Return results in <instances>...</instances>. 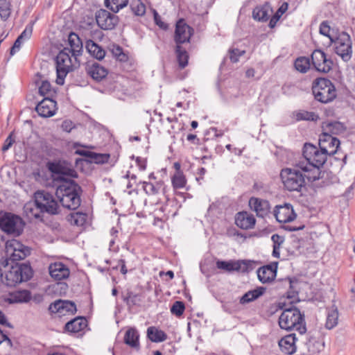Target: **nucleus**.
<instances>
[{"label": "nucleus", "mask_w": 355, "mask_h": 355, "mask_svg": "<svg viewBox=\"0 0 355 355\" xmlns=\"http://www.w3.org/2000/svg\"><path fill=\"white\" fill-rule=\"evenodd\" d=\"M29 252V250L16 239L6 242V254L9 259H6L0 261V279L3 284L12 287L32 277L33 273L30 266L14 263L24 259Z\"/></svg>", "instance_id": "nucleus-1"}, {"label": "nucleus", "mask_w": 355, "mask_h": 355, "mask_svg": "<svg viewBox=\"0 0 355 355\" xmlns=\"http://www.w3.org/2000/svg\"><path fill=\"white\" fill-rule=\"evenodd\" d=\"M280 178L286 190L300 192L307 182L318 180V171L310 164L297 161L292 167L282 168Z\"/></svg>", "instance_id": "nucleus-2"}, {"label": "nucleus", "mask_w": 355, "mask_h": 355, "mask_svg": "<svg viewBox=\"0 0 355 355\" xmlns=\"http://www.w3.org/2000/svg\"><path fill=\"white\" fill-rule=\"evenodd\" d=\"M279 306L283 309L279 318V327L287 331L295 329L300 334H304L306 329L300 310L294 306L286 308L282 303L279 304Z\"/></svg>", "instance_id": "nucleus-3"}, {"label": "nucleus", "mask_w": 355, "mask_h": 355, "mask_svg": "<svg viewBox=\"0 0 355 355\" xmlns=\"http://www.w3.org/2000/svg\"><path fill=\"white\" fill-rule=\"evenodd\" d=\"M79 189L73 181L65 182L58 187L56 195L63 207L76 209L80 206V198L78 193Z\"/></svg>", "instance_id": "nucleus-4"}, {"label": "nucleus", "mask_w": 355, "mask_h": 355, "mask_svg": "<svg viewBox=\"0 0 355 355\" xmlns=\"http://www.w3.org/2000/svg\"><path fill=\"white\" fill-rule=\"evenodd\" d=\"M304 158L299 160L300 162L306 163L318 169V180L324 178V171H320V167L325 163L327 155L320 148L311 144H305L303 148Z\"/></svg>", "instance_id": "nucleus-5"}, {"label": "nucleus", "mask_w": 355, "mask_h": 355, "mask_svg": "<svg viewBox=\"0 0 355 355\" xmlns=\"http://www.w3.org/2000/svg\"><path fill=\"white\" fill-rule=\"evenodd\" d=\"M312 92L315 99L322 103L331 102L337 96L334 85L324 78H317L313 83Z\"/></svg>", "instance_id": "nucleus-6"}, {"label": "nucleus", "mask_w": 355, "mask_h": 355, "mask_svg": "<svg viewBox=\"0 0 355 355\" xmlns=\"http://www.w3.org/2000/svg\"><path fill=\"white\" fill-rule=\"evenodd\" d=\"M333 43L335 46V52L345 62L349 61L352 55V41L350 35L346 32L338 34Z\"/></svg>", "instance_id": "nucleus-7"}, {"label": "nucleus", "mask_w": 355, "mask_h": 355, "mask_svg": "<svg viewBox=\"0 0 355 355\" xmlns=\"http://www.w3.org/2000/svg\"><path fill=\"white\" fill-rule=\"evenodd\" d=\"M69 53V49L64 48L56 57V83L58 85L64 84V78L72 67Z\"/></svg>", "instance_id": "nucleus-8"}, {"label": "nucleus", "mask_w": 355, "mask_h": 355, "mask_svg": "<svg viewBox=\"0 0 355 355\" xmlns=\"http://www.w3.org/2000/svg\"><path fill=\"white\" fill-rule=\"evenodd\" d=\"M34 199H35L36 203L40 207L42 213L58 214V204L51 193L44 191H37L34 194Z\"/></svg>", "instance_id": "nucleus-9"}, {"label": "nucleus", "mask_w": 355, "mask_h": 355, "mask_svg": "<svg viewBox=\"0 0 355 355\" xmlns=\"http://www.w3.org/2000/svg\"><path fill=\"white\" fill-rule=\"evenodd\" d=\"M0 228L5 232L19 234L23 229L21 218L10 213L0 214Z\"/></svg>", "instance_id": "nucleus-10"}, {"label": "nucleus", "mask_w": 355, "mask_h": 355, "mask_svg": "<svg viewBox=\"0 0 355 355\" xmlns=\"http://www.w3.org/2000/svg\"><path fill=\"white\" fill-rule=\"evenodd\" d=\"M311 57L312 64L316 71L327 73L332 69V60L327 58V55L322 51L320 49L314 50Z\"/></svg>", "instance_id": "nucleus-11"}, {"label": "nucleus", "mask_w": 355, "mask_h": 355, "mask_svg": "<svg viewBox=\"0 0 355 355\" xmlns=\"http://www.w3.org/2000/svg\"><path fill=\"white\" fill-rule=\"evenodd\" d=\"M98 26L103 30H112L118 23V17L105 10H100L96 13Z\"/></svg>", "instance_id": "nucleus-12"}, {"label": "nucleus", "mask_w": 355, "mask_h": 355, "mask_svg": "<svg viewBox=\"0 0 355 355\" xmlns=\"http://www.w3.org/2000/svg\"><path fill=\"white\" fill-rule=\"evenodd\" d=\"M49 310L60 316L74 314L76 312L75 303L69 300H58L49 305Z\"/></svg>", "instance_id": "nucleus-13"}, {"label": "nucleus", "mask_w": 355, "mask_h": 355, "mask_svg": "<svg viewBox=\"0 0 355 355\" xmlns=\"http://www.w3.org/2000/svg\"><path fill=\"white\" fill-rule=\"evenodd\" d=\"M339 146L340 141L327 133H323L319 139V146L327 156L334 155Z\"/></svg>", "instance_id": "nucleus-14"}, {"label": "nucleus", "mask_w": 355, "mask_h": 355, "mask_svg": "<svg viewBox=\"0 0 355 355\" xmlns=\"http://www.w3.org/2000/svg\"><path fill=\"white\" fill-rule=\"evenodd\" d=\"M51 278L55 282L67 279L70 275L69 267L62 262L52 263L48 268Z\"/></svg>", "instance_id": "nucleus-15"}, {"label": "nucleus", "mask_w": 355, "mask_h": 355, "mask_svg": "<svg viewBox=\"0 0 355 355\" xmlns=\"http://www.w3.org/2000/svg\"><path fill=\"white\" fill-rule=\"evenodd\" d=\"M276 220L281 223L293 221L295 217L293 207L291 204L286 203L284 205H277L274 211Z\"/></svg>", "instance_id": "nucleus-16"}, {"label": "nucleus", "mask_w": 355, "mask_h": 355, "mask_svg": "<svg viewBox=\"0 0 355 355\" xmlns=\"http://www.w3.org/2000/svg\"><path fill=\"white\" fill-rule=\"evenodd\" d=\"M192 31L193 29L183 19H180L176 23L175 31V41L177 45L189 42L192 35Z\"/></svg>", "instance_id": "nucleus-17"}, {"label": "nucleus", "mask_w": 355, "mask_h": 355, "mask_svg": "<svg viewBox=\"0 0 355 355\" xmlns=\"http://www.w3.org/2000/svg\"><path fill=\"white\" fill-rule=\"evenodd\" d=\"M249 206L258 217L264 218L270 211L269 202L259 198L252 197L249 200Z\"/></svg>", "instance_id": "nucleus-18"}, {"label": "nucleus", "mask_w": 355, "mask_h": 355, "mask_svg": "<svg viewBox=\"0 0 355 355\" xmlns=\"http://www.w3.org/2000/svg\"><path fill=\"white\" fill-rule=\"evenodd\" d=\"M35 110L42 117H51L55 114L56 102L49 97L44 98L37 105Z\"/></svg>", "instance_id": "nucleus-19"}, {"label": "nucleus", "mask_w": 355, "mask_h": 355, "mask_svg": "<svg viewBox=\"0 0 355 355\" xmlns=\"http://www.w3.org/2000/svg\"><path fill=\"white\" fill-rule=\"evenodd\" d=\"M255 223L256 220L254 216L245 211L238 213L235 218L236 225L243 230L252 228Z\"/></svg>", "instance_id": "nucleus-20"}, {"label": "nucleus", "mask_w": 355, "mask_h": 355, "mask_svg": "<svg viewBox=\"0 0 355 355\" xmlns=\"http://www.w3.org/2000/svg\"><path fill=\"white\" fill-rule=\"evenodd\" d=\"M277 266L267 265L258 269L259 280L263 284L272 282L276 277Z\"/></svg>", "instance_id": "nucleus-21"}, {"label": "nucleus", "mask_w": 355, "mask_h": 355, "mask_svg": "<svg viewBox=\"0 0 355 355\" xmlns=\"http://www.w3.org/2000/svg\"><path fill=\"white\" fill-rule=\"evenodd\" d=\"M272 13V8L268 2L257 6L252 11V17L259 21H266Z\"/></svg>", "instance_id": "nucleus-22"}, {"label": "nucleus", "mask_w": 355, "mask_h": 355, "mask_svg": "<svg viewBox=\"0 0 355 355\" xmlns=\"http://www.w3.org/2000/svg\"><path fill=\"white\" fill-rule=\"evenodd\" d=\"M296 337L295 334H291L282 338L279 341V346L282 352L286 354H291L296 350Z\"/></svg>", "instance_id": "nucleus-23"}, {"label": "nucleus", "mask_w": 355, "mask_h": 355, "mask_svg": "<svg viewBox=\"0 0 355 355\" xmlns=\"http://www.w3.org/2000/svg\"><path fill=\"white\" fill-rule=\"evenodd\" d=\"M87 73L95 80L101 81L105 78L107 73V69L98 62H94L87 66Z\"/></svg>", "instance_id": "nucleus-24"}, {"label": "nucleus", "mask_w": 355, "mask_h": 355, "mask_svg": "<svg viewBox=\"0 0 355 355\" xmlns=\"http://www.w3.org/2000/svg\"><path fill=\"white\" fill-rule=\"evenodd\" d=\"M68 42L70 46V53L77 60V57L80 55L83 51V44L78 35L74 33H71L68 37Z\"/></svg>", "instance_id": "nucleus-25"}, {"label": "nucleus", "mask_w": 355, "mask_h": 355, "mask_svg": "<svg viewBox=\"0 0 355 355\" xmlns=\"http://www.w3.org/2000/svg\"><path fill=\"white\" fill-rule=\"evenodd\" d=\"M24 213L29 220L41 218V214H42L40 207L36 203L35 199L24 205Z\"/></svg>", "instance_id": "nucleus-26"}, {"label": "nucleus", "mask_w": 355, "mask_h": 355, "mask_svg": "<svg viewBox=\"0 0 355 355\" xmlns=\"http://www.w3.org/2000/svg\"><path fill=\"white\" fill-rule=\"evenodd\" d=\"M139 339V335L137 330L135 328L128 329L125 331L123 338L125 344L136 349H139L140 347Z\"/></svg>", "instance_id": "nucleus-27"}, {"label": "nucleus", "mask_w": 355, "mask_h": 355, "mask_svg": "<svg viewBox=\"0 0 355 355\" xmlns=\"http://www.w3.org/2000/svg\"><path fill=\"white\" fill-rule=\"evenodd\" d=\"M86 327V319L83 317H77L65 324V330L71 333H77L83 330Z\"/></svg>", "instance_id": "nucleus-28"}, {"label": "nucleus", "mask_w": 355, "mask_h": 355, "mask_svg": "<svg viewBox=\"0 0 355 355\" xmlns=\"http://www.w3.org/2000/svg\"><path fill=\"white\" fill-rule=\"evenodd\" d=\"M85 47L88 53L97 60H101L104 58L105 51L93 40H87Z\"/></svg>", "instance_id": "nucleus-29"}, {"label": "nucleus", "mask_w": 355, "mask_h": 355, "mask_svg": "<svg viewBox=\"0 0 355 355\" xmlns=\"http://www.w3.org/2000/svg\"><path fill=\"white\" fill-rule=\"evenodd\" d=\"M265 291L266 288L263 287H258L256 289L249 291L240 298L239 302L241 304H245L253 302L261 297Z\"/></svg>", "instance_id": "nucleus-30"}, {"label": "nucleus", "mask_w": 355, "mask_h": 355, "mask_svg": "<svg viewBox=\"0 0 355 355\" xmlns=\"http://www.w3.org/2000/svg\"><path fill=\"white\" fill-rule=\"evenodd\" d=\"M323 133L331 135H339L344 132L345 128L344 125L339 121L326 122L323 124Z\"/></svg>", "instance_id": "nucleus-31"}, {"label": "nucleus", "mask_w": 355, "mask_h": 355, "mask_svg": "<svg viewBox=\"0 0 355 355\" xmlns=\"http://www.w3.org/2000/svg\"><path fill=\"white\" fill-rule=\"evenodd\" d=\"M79 155H84L90 158V161L96 164H103L107 162L110 155L108 154H98L90 151L77 150Z\"/></svg>", "instance_id": "nucleus-32"}, {"label": "nucleus", "mask_w": 355, "mask_h": 355, "mask_svg": "<svg viewBox=\"0 0 355 355\" xmlns=\"http://www.w3.org/2000/svg\"><path fill=\"white\" fill-rule=\"evenodd\" d=\"M148 338L153 342L160 343L166 340V334L162 330L155 327H148L147 329Z\"/></svg>", "instance_id": "nucleus-33"}, {"label": "nucleus", "mask_w": 355, "mask_h": 355, "mask_svg": "<svg viewBox=\"0 0 355 355\" xmlns=\"http://www.w3.org/2000/svg\"><path fill=\"white\" fill-rule=\"evenodd\" d=\"M31 300L30 293L27 291H23L10 295V297L6 299V301L10 304L28 302Z\"/></svg>", "instance_id": "nucleus-34"}, {"label": "nucleus", "mask_w": 355, "mask_h": 355, "mask_svg": "<svg viewBox=\"0 0 355 355\" xmlns=\"http://www.w3.org/2000/svg\"><path fill=\"white\" fill-rule=\"evenodd\" d=\"M242 262L238 261H218L216 262V266L218 268L224 270L227 272L232 271H239L241 268Z\"/></svg>", "instance_id": "nucleus-35"}, {"label": "nucleus", "mask_w": 355, "mask_h": 355, "mask_svg": "<svg viewBox=\"0 0 355 355\" xmlns=\"http://www.w3.org/2000/svg\"><path fill=\"white\" fill-rule=\"evenodd\" d=\"M67 220L71 225L83 226L86 222L87 215L82 212H73L67 216Z\"/></svg>", "instance_id": "nucleus-36"}, {"label": "nucleus", "mask_w": 355, "mask_h": 355, "mask_svg": "<svg viewBox=\"0 0 355 355\" xmlns=\"http://www.w3.org/2000/svg\"><path fill=\"white\" fill-rule=\"evenodd\" d=\"M123 300L129 307L139 305L141 302L139 294L134 293L129 290L126 291L125 294L123 295Z\"/></svg>", "instance_id": "nucleus-37"}, {"label": "nucleus", "mask_w": 355, "mask_h": 355, "mask_svg": "<svg viewBox=\"0 0 355 355\" xmlns=\"http://www.w3.org/2000/svg\"><path fill=\"white\" fill-rule=\"evenodd\" d=\"M294 65L297 71L306 73L310 69V60L305 56L300 57L295 60Z\"/></svg>", "instance_id": "nucleus-38"}, {"label": "nucleus", "mask_w": 355, "mask_h": 355, "mask_svg": "<svg viewBox=\"0 0 355 355\" xmlns=\"http://www.w3.org/2000/svg\"><path fill=\"white\" fill-rule=\"evenodd\" d=\"M128 2V0H105L106 7L114 12L126 6Z\"/></svg>", "instance_id": "nucleus-39"}, {"label": "nucleus", "mask_w": 355, "mask_h": 355, "mask_svg": "<svg viewBox=\"0 0 355 355\" xmlns=\"http://www.w3.org/2000/svg\"><path fill=\"white\" fill-rule=\"evenodd\" d=\"M338 312L336 309H332L328 311L326 327L329 329H333L338 324Z\"/></svg>", "instance_id": "nucleus-40"}, {"label": "nucleus", "mask_w": 355, "mask_h": 355, "mask_svg": "<svg viewBox=\"0 0 355 355\" xmlns=\"http://www.w3.org/2000/svg\"><path fill=\"white\" fill-rule=\"evenodd\" d=\"M187 180L182 171H175L172 178V184L175 189H182L185 187Z\"/></svg>", "instance_id": "nucleus-41"}, {"label": "nucleus", "mask_w": 355, "mask_h": 355, "mask_svg": "<svg viewBox=\"0 0 355 355\" xmlns=\"http://www.w3.org/2000/svg\"><path fill=\"white\" fill-rule=\"evenodd\" d=\"M296 119L298 121L306 120L316 121L319 119V116L314 112H308L305 110H300L296 114Z\"/></svg>", "instance_id": "nucleus-42"}, {"label": "nucleus", "mask_w": 355, "mask_h": 355, "mask_svg": "<svg viewBox=\"0 0 355 355\" xmlns=\"http://www.w3.org/2000/svg\"><path fill=\"white\" fill-rule=\"evenodd\" d=\"M175 51L179 66L181 68H184L188 63L189 56L187 51L182 49L180 45H177Z\"/></svg>", "instance_id": "nucleus-43"}, {"label": "nucleus", "mask_w": 355, "mask_h": 355, "mask_svg": "<svg viewBox=\"0 0 355 355\" xmlns=\"http://www.w3.org/2000/svg\"><path fill=\"white\" fill-rule=\"evenodd\" d=\"M10 3L8 0H0V17L6 21L10 15Z\"/></svg>", "instance_id": "nucleus-44"}, {"label": "nucleus", "mask_w": 355, "mask_h": 355, "mask_svg": "<svg viewBox=\"0 0 355 355\" xmlns=\"http://www.w3.org/2000/svg\"><path fill=\"white\" fill-rule=\"evenodd\" d=\"M130 6L136 15L142 16L146 13V6L141 0H132Z\"/></svg>", "instance_id": "nucleus-45"}, {"label": "nucleus", "mask_w": 355, "mask_h": 355, "mask_svg": "<svg viewBox=\"0 0 355 355\" xmlns=\"http://www.w3.org/2000/svg\"><path fill=\"white\" fill-rule=\"evenodd\" d=\"M161 187L162 184L160 182L155 185L150 182H144V190L148 195H155L158 193Z\"/></svg>", "instance_id": "nucleus-46"}, {"label": "nucleus", "mask_w": 355, "mask_h": 355, "mask_svg": "<svg viewBox=\"0 0 355 355\" xmlns=\"http://www.w3.org/2000/svg\"><path fill=\"white\" fill-rule=\"evenodd\" d=\"M53 91L52 89L51 83L47 80L42 82L41 85L39 87V93L41 96H51Z\"/></svg>", "instance_id": "nucleus-47"}, {"label": "nucleus", "mask_w": 355, "mask_h": 355, "mask_svg": "<svg viewBox=\"0 0 355 355\" xmlns=\"http://www.w3.org/2000/svg\"><path fill=\"white\" fill-rule=\"evenodd\" d=\"M184 309V304L181 301H176L171 306V311L173 314L180 316L183 314Z\"/></svg>", "instance_id": "nucleus-48"}, {"label": "nucleus", "mask_w": 355, "mask_h": 355, "mask_svg": "<svg viewBox=\"0 0 355 355\" xmlns=\"http://www.w3.org/2000/svg\"><path fill=\"white\" fill-rule=\"evenodd\" d=\"M230 53V58L232 62H239V57L243 55L245 53V51L239 50L238 49H233L229 51Z\"/></svg>", "instance_id": "nucleus-49"}, {"label": "nucleus", "mask_w": 355, "mask_h": 355, "mask_svg": "<svg viewBox=\"0 0 355 355\" xmlns=\"http://www.w3.org/2000/svg\"><path fill=\"white\" fill-rule=\"evenodd\" d=\"M330 29L329 24L327 21H323L320 26V33L328 37L330 39L331 43H333L334 38L329 35Z\"/></svg>", "instance_id": "nucleus-50"}, {"label": "nucleus", "mask_w": 355, "mask_h": 355, "mask_svg": "<svg viewBox=\"0 0 355 355\" xmlns=\"http://www.w3.org/2000/svg\"><path fill=\"white\" fill-rule=\"evenodd\" d=\"M153 15L155 24L161 28L166 29L168 28L167 24L162 21L161 17L155 10H153Z\"/></svg>", "instance_id": "nucleus-51"}, {"label": "nucleus", "mask_w": 355, "mask_h": 355, "mask_svg": "<svg viewBox=\"0 0 355 355\" xmlns=\"http://www.w3.org/2000/svg\"><path fill=\"white\" fill-rule=\"evenodd\" d=\"M23 42H24V40L22 38H21L19 36L17 38L12 47L10 49V55H13L17 51L19 50Z\"/></svg>", "instance_id": "nucleus-52"}, {"label": "nucleus", "mask_w": 355, "mask_h": 355, "mask_svg": "<svg viewBox=\"0 0 355 355\" xmlns=\"http://www.w3.org/2000/svg\"><path fill=\"white\" fill-rule=\"evenodd\" d=\"M288 9V3H284L280 8L277 10L276 13L275 14V16L277 17L276 21H278L280 17Z\"/></svg>", "instance_id": "nucleus-53"}, {"label": "nucleus", "mask_w": 355, "mask_h": 355, "mask_svg": "<svg viewBox=\"0 0 355 355\" xmlns=\"http://www.w3.org/2000/svg\"><path fill=\"white\" fill-rule=\"evenodd\" d=\"M33 32L32 27H26L24 31L21 33L19 37L24 40H28L31 37Z\"/></svg>", "instance_id": "nucleus-54"}, {"label": "nucleus", "mask_w": 355, "mask_h": 355, "mask_svg": "<svg viewBox=\"0 0 355 355\" xmlns=\"http://www.w3.org/2000/svg\"><path fill=\"white\" fill-rule=\"evenodd\" d=\"M61 127L64 131L69 132L73 128V125L72 121L66 120L62 122Z\"/></svg>", "instance_id": "nucleus-55"}, {"label": "nucleus", "mask_w": 355, "mask_h": 355, "mask_svg": "<svg viewBox=\"0 0 355 355\" xmlns=\"http://www.w3.org/2000/svg\"><path fill=\"white\" fill-rule=\"evenodd\" d=\"M13 142H14V139L12 138V136L10 135L6 139L5 143L2 147V150L3 152L8 150L11 147Z\"/></svg>", "instance_id": "nucleus-56"}, {"label": "nucleus", "mask_w": 355, "mask_h": 355, "mask_svg": "<svg viewBox=\"0 0 355 355\" xmlns=\"http://www.w3.org/2000/svg\"><path fill=\"white\" fill-rule=\"evenodd\" d=\"M113 53L115 55V56L117 57V58L120 60H123V58L125 57V54L122 51V49L119 46L113 49Z\"/></svg>", "instance_id": "nucleus-57"}, {"label": "nucleus", "mask_w": 355, "mask_h": 355, "mask_svg": "<svg viewBox=\"0 0 355 355\" xmlns=\"http://www.w3.org/2000/svg\"><path fill=\"white\" fill-rule=\"evenodd\" d=\"M271 239L273 241L274 245H277L279 247H280L284 242V239L278 234H273Z\"/></svg>", "instance_id": "nucleus-58"}, {"label": "nucleus", "mask_w": 355, "mask_h": 355, "mask_svg": "<svg viewBox=\"0 0 355 355\" xmlns=\"http://www.w3.org/2000/svg\"><path fill=\"white\" fill-rule=\"evenodd\" d=\"M136 161L140 170L144 171L146 169V163L144 159L141 157H137Z\"/></svg>", "instance_id": "nucleus-59"}, {"label": "nucleus", "mask_w": 355, "mask_h": 355, "mask_svg": "<svg viewBox=\"0 0 355 355\" xmlns=\"http://www.w3.org/2000/svg\"><path fill=\"white\" fill-rule=\"evenodd\" d=\"M0 324L10 327V324L7 322L6 315L1 311H0Z\"/></svg>", "instance_id": "nucleus-60"}, {"label": "nucleus", "mask_w": 355, "mask_h": 355, "mask_svg": "<svg viewBox=\"0 0 355 355\" xmlns=\"http://www.w3.org/2000/svg\"><path fill=\"white\" fill-rule=\"evenodd\" d=\"M279 248L277 245H273V251H272V255L275 257H279Z\"/></svg>", "instance_id": "nucleus-61"}, {"label": "nucleus", "mask_w": 355, "mask_h": 355, "mask_svg": "<svg viewBox=\"0 0 355 355\" xmlns=\"http://www.w3.org/2000/svg\"><path fill=\"white\" fill-rule=\"evenodd\" d=\"M119 263L121 265V273L123 274V275H125L127 273V272H128V270H127V268L125 267V261L121 259L119 261Z\"/></svg>", "instance_id": "nucleus-62"}, {"label": "nucleus", "mask_w": 355, "mask_h": 355, "mask_svg": "<svg viewBox=\"0 0 355 355\" xmlns=\"http://www.w3.org/2000/svg\"><path fill=\"white\" fill-rule=\"evenodd\" d=\"M49 170H51L52 172L55 173H61L60 170L58 168L57 166H55L53 164H51L49 166Z\"/></svg>", "instance_id": "nucleus-63"}, {"label": "nucleus", "mask_w": 355, "mask_h": 355, "mask_svg": "<svg viewBox=\"0 0 355 355\" xmlns=\"http://www.w3.org/2000/svg\"><path fill=\"white\" fill-rule=\"evenodd\" d=\"M254 73H255V71L252 68L248 69L246 71V73H245L246 76L248 77V78L254 77Z\"/></svg>", "instance_id": "nucleus-64"}]
</instances>
